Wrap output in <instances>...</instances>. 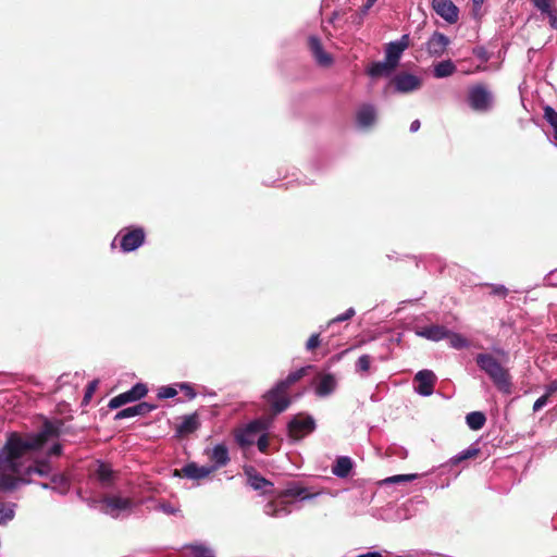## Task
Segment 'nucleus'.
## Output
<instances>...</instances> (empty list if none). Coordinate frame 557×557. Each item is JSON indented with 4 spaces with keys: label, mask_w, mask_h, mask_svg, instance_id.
Here are the masks:
<instances>
[{
    "label": "nucleus",
    "mask_w": 557,
    "mask_h": 557,
    "mask_svg": "<svg viewBox=\"0 0 557 557\" xmlns=\"http://www.w3.org/2000/svg\"><path fill=\"white\" fill-rule=\"evenodd\" d=\"M393 85L396 92L409 94L418 90L422 85V79L413 74L399 73L394 76Z\"/></svg>",
    "instance_id": "11"
},
{
    "label": "nucleus",
    "mask_w": 557,
    "mask_h": 557,
    "mask_svg": "<svg viewBox=\"0 0 557 557\" xmlns=\"http://www.w3.org/2000/svg\"><path fill=\"white\" fill-rule=\"evenodd\" d=\"M432 9L448 23H453V1L432 0Z\"/></svg>",
    "instance_id": "27"
},
{
    "label": "nucleus",
    "mask_w": 557,
    "mask_h": 557,
    "mask_svg": "<svg viewBox=\"0 0 557 557\" xmlns=\"http://www.w3.org/2000/svg\"><path fill=\"white\" fill-rule=\"evenodd\" d=\"M376 1L377 0H367L363 5L364 11H368L370 8H372Z\"/></svg>",
    "instance_id": "56"
},
{
    "label": "nucleus",
    "mask_w": 557,
    "mask_h": 557,
    "mask_svg": "<svg viewBox=\"0 0 557 557\" xmlns=\"http://www.w3.org/2000/svg\"><path fill=\"white\" fill-rule=\"evenodd\" d=\"M205 454L211 461V465L209 466L213 472L225 467L231 461L228 448L223 443L216 444L211 449L207 448Z\"/></svg>",
    "instance_id": "14"
},
{
    "label": "nucleus",
    "mask_w": 557,
    "mask_h": 557,
    "mask_svg": "<svg viewBox=\"0 0 557 557\" xmlns=\"http://www.w3.org/2000/svg\"><path fill=\"white\" fill-rule=\"evenodd\" d=\"M13 394L11 392H2L0 394V403L2 401H11Z\"/></svg>",
    "instance_id": "52"
},
{
    "label": "nucleus",
    "mask_w": 557,
    "mask_h": 557,
    "mask_svg": "<svg viewBox=\"0 0 557 557\" xmlns=\"http://www.w3.org/2000/svg\"><path fill=\"white\" fill-rule=\"evenodd\" d=\"M180 388L188 399H194L196 397V392L194 387L189 383H182L180 384Z\"/></svg>",
    "instance_id": "45"
},
{
    "label": "nucleus",
    "mask_w": 557,
    "mask_h": 557,
    "mask_svg": "<svg viewBox=\"0 0 557 557\" xmlns=\"http://www.w3.org/2000/svg\"><path fill=\"white\" fill-rule=\"evenodd\" d=\"M478 367L493 381V384L504 394L512 391L511 375L507 368L509 354L504 349H494L492 352L479 354L475 357Z\"/></svg>",
    "instance_id": "2"
},
{
    "label": "nucleus",
    "mask_w": 557,
    "mask_h": 557,
    "mask_svg": "<svg viewBox=\"0 0 557 557\" xmlns=\"http://www.w3.org/2000/svg\"><path fill=\"white\" fill-rule=\"evenodd\" d=\"M160 508L162 509V511H164L166 513H170V515L175 512V509L171 505H169V504H162L160 506Z\"/></svg>",
    "instance_id": "54"
},
{
    "label": "nucleus",
    "mask_w": 557,
    "mask_h": 557,
    "mask_svg": "<svg viewBox=\"0 0 557 557\" xmlns=\"http://www.w3.org/2000/svg\"><path fill=\"white\" fill-rule=\"evenodd\" d=\"M414 332L418 336L433 342L444 339L448 335V331L446 327L435 324L418 326L416 327Z\"/></svg>",
    "instance_id": "22"
},
{
    "label": "nucleus",
    "mask_w": 557,
    "mask_h": 557,
    "mask_svg": "<svg viewBox=\"0 0 557 557\" xmlns=\"http://www.w3.org/2000/svg\"><path fill=\"white\" fill-rule=\"evenodd\" d=\"M547 401H548V397L547 395H543L541 396L540 398H537L533 405V411L534 412H537L540 411L543 407H545L547 405Z\"/></svg>",
    "instance_id": "47"
},
{
    "label": "nucleus",
    "mask_w": 557,
    "mask_h": 557,
    "mask_svg": "<svg viewBox=\"0 0 557 557\" xmlns=\"http://www.w3.org/2000/svg\"><path fill=\"white\" fill-rule=\"evenodd\" d=\"M420 125H421V124H420V121H419V120H414V121H412V122H411V124H410V132H411V133L417 132V131L420 128Z\"/></svg>",
    "instance_id": "55"
},
{
    "label": "nucleus",
    "mask_w": 557,
    "mask_h": 557,
    "mask_svg": "<svg viewBox=\"0 0 557 557\" xmlns=\"http://www.w3.org/2000/svg\"><path fill=\"white\" fill-rule=\"evenodd\" d=\"M61 450H62V447L60 444H54L50 450H49V455H54V456H58L61 454Z\"/></svg>",
    "instance_id": "51"
},
{
    "label": "nucleus",
    "mask_w": 557,
    "mask_h": 557,
    "mask_svg": "<svg viewBox=\"0 0 557 557\" xmlns=\"http://www.w3.org/2000/svg\"><path fill=\"white\" fill-rule=\"evenodd\" d=\"M433 73L436 78H444L450 76L453 74V61L445 60L437 63L434 66Z\"/></svg>",
    "instance_id": "33"
},
{
    "label": "nucleus",
    "mask_w": 557,
    "mask_h": 557,
    "mask_svg": "<svg viewBox=\"0 0 557 557\" xmlns=\"http://www.w3.org/2000/svg\"><path fill=\"white\" fill-rule=\"evenodd\" d=\"M355 314H356L355 309L354 308H348L344 313L338 314L337 317L332 319L329 322V325L334 324V323H339V322L347 321V320L351 319Z\"/></svg>",
    "instance_id": "40"
},
{
    "label": "nucleus",
    "mask_w": 557,
    "mask_h": 557,
    "mask_svg": "<svg viewBox=\"0 0 557 557\" xmlns=\"http://www.w3.org/2000/svg\"><path fill=\"white\" fill-rule=\"evenodd\" d=\"M480 449L475 445H471L455 456V463L475 457Z\"/></svg>",
    "instance_id": "36"
},
{
    "label": "nucleus",
    "mask_w": 557,
    "mask_h": 557,
    "mask_svg": "<svg viewBox=\"0 0 557 557\" xmlns=\"http://www.w3.org/2000/svg\"><path fill=\"white\" fill-rule=\"evenodd\" d=\"M555 392H557V381H553L550 382L547 386H546V393L545 395H547V397H549L550 395H553Z\"/></svg>",
    "instance_id": "49"
},
{
    "label": "nucleus",
    "mask_w": 557,
    "mask_h": 557,
    "mask_svg": "<svg viewBox=\"0 0 557 557\" xmlns=\"http://www.w3.org/2000/svg\"><path fill=\"white\" fill-rule=\"evenodd\" d=\"M409 35H403L398 40L391 41L385 47V59L397 67L404 51L409 47Z\"/></svg>",
    "instance_id": "13"
},
{
    "label": "nucleus",
    "mask_w": 557,
    "mask_h": 557,
    "mask_svg": "<svg viewBox=\"0 0 557 557\" xmlns=\"http://www.w3.org/2000/svg\"><path fill=\"white\" fill-rule=\"evenodd\" d=\"M485 414L481 411H472L466 417L467 425L473 431L482 429L485 424Z\"/></svg>",
    "instance_id": "31"
},
{
    "label": "nucleus",
    "mask_w": 557,
    "mask_h": 557,
    "mask_svg": "<svg viewBox=\"0 0 557 557\" xmlns=\"http://www.w3.org/2000/svg\"><path fill=\"white\" fill-rule=\"evenodd\" d=\"M450 44V39L435 32L426 42V50L433 57H441Z\"/></svg>",
    "instance_id": "21"
},
{
    "label": "nucleus",
    "mask_w": 557,
    "mask_h": 557,
    "mask_svg": "<svg viewBox=\"0 0 557 557\" xmlns=\"http://www.w3.org/2000/svg\"><path fill=\"white\" fill-rule=\"evenodd\" d=\"M57 435L58 429L49 420H45L36 433H7L5 442L0 448V498L32 483L30 476L37 474V467L35 462L23 467L22 457L28 451L41 448L50 437Z\"/></svg>",
    "instance_id": "1"
},
{
    "label": "nucleus",
    "mask_w": 557,
    "mask_h": 557,
    "mask_svg": "<svg viewBox=\"0 0 557 557\" xmlns=\"http://www.w3.org/2000/svg\"><path fill=\"white\" fill-rule=\"evenodd\" d=\"M376 108L371 103L361 104L356 112V123L361 129L373 126L376 122Z\"/></svg>",
    "instance_id": "17"
},
{
    "label": "nucleus",
    "mask_w": 557,
    "mask_h": 557,
    "mask_svg": "<svg viewBox=\"0 0 557 557\" xmlns=\"http://www.w3.org/2000/svg\"><path fill=\"white\" fill-rule=\"evenodd\" d=\"M395 69L396 67H394L393 64H391L386 59H384V61L372 62L367 67L366 72L370 77L376 78L381 76L391 75Z\"/></svg>",
    "instance_id": "24"
},
{
    "label": "nucleus",
    "mask_w": 557,
    "mask_h": 557,
    "mask_svg": "<svg viewBox=\"0 0 557 557\" xmlns=\"http://www.w3.org/2000/svg\"><path fill=\"white\" fill-rule=\"evenodd\" d=\"M257 447L259 451L267 453L269 448V437L265 433L261 434L257 440Z\"/></svg>",
    "instance_id": "44"
},
{
    "label": "nucleus",
    "mask_w": 557,
    "mask_h": 557,
    "mask_svg": "<svg viewBox=\"0 0 557 557\" xmlns=\"http://www.w3.org/2000/svg\"><path fill=\"white\" fill-rule=\"evenodd\" d=\"M187 548L190 557H213V550L203 543L191 544Z\"/></svg>",
    "instance_id": "32"
},
{
    "label": "nucleus",
    "mask_w": 557,
    "mask_h": 557,
    "mask_svg": "<svg viewBox=\"0 0 557 557\" xmlns=\"http://www.w3.org/2000/svg\"><path fill=\"white\" fill-rule=\"evenodd\" d=\"M95 476L103 487H109L113 482L114 473L110 465L99 461L95 471Z\"/></svg>",
    "instance_id": "26"
},
{
    "label": "nucleus",
    "mask_w": 557,
    "mask_h": 557,
    "mask_svg": "<svg viewBox=\"0 0 557 557\" xmlns=\"http://www.w3.org/2000/svg\"><path fill=\"white\" fill-rule=\"evenodd\" d=\"M436 375L433 371L424 369L414 375V392L421 396H430L434 391Z\"/></svg>",
    "instance_id": "12"
},
{
    "label": "nucleus",
    "mask_w": 557,
    "mask_h": 557,
    "mask_svg": "<svg viewBox=\"0 0 557 557\" xmlns=\"http://www.w3.org/2000/svg\"><path fill=\"white\" fill-rule=\"evenodd\" d=\"M51 490L58 492L61 495H65L70 491V480L64 474H53L51 476Z\"/></svg>",
    "instance_id": "29"
},
{
    "label": "nucleus",
    "mask_w": 557,
    "mask_h": 557,
    "mask_svg": "<svg viewBox=\"0 0 557 557\" xmlns=\"http://www.w3.org/2000/svg\"><path fill=\"white\" fill-rule=\"evenodd\" d=\"M176 394H177V392L174 387L162 386L158 392V397L161 399H168V398H173L174 396H176Z\"/></svg>",
    "instance_id": "41"
},
{
    "label": "nucleus",
    "mask_w": 557,
    "mask_h": 557,
    "mask_svg": "<svg viewBox=\"0 0 557 557\" xmlns=\"http://www.w3.org/2000/svg\"><path fill=\"white\" fill-rule=\"evenodd\" d=\"M534 7L541 11L543 14H546L548 17V23L550 24L552 15H556V10L552 9L549 0H532Z\"/></svg>",
    "instance_id": "34"
},
{
    "label": "nucleus",
    "mask_w": 557,
    "mask_h": 557,
    "mask_svg": "<svg viewBox=\"0 0 557 557\" xmlns=\"http://www.w3.org/2000/svg\"><path fill=\"white\" fill-rule=\"evenodd\" d=\"M320 493H308V490L298 483H289L286 488L276 495V498L264 506V513L274 518L286 517L292 512L294 502L287 498H299L300 500L312 499Z\"/></svg>",
    "instance_id": "3"
},
{
    "label": "nucleus",
    "mask_w": 557,
    "mask_h": 557,
    "mask_svg": "<svg viewBox=\"0 0 557 557\" xmlns=\"http://www.w3.org/2000/svg\"><path fill=\"white\" fill-rule=\"evenodd\" d=\"M419 475L417 473H410V474H397L393 476H388L382 481V484L389 485L395 483H403V482H410L418 478Z\"/></svg>",
    "instance_id": "35"
},
{
    "label": "nucleus",
    "mask_w": 557,
    "mask_h": 557,
    "mask_svg": "<svg viewBox=\"0 0 557 557\" xmlns=\"http://www.w3.org/2000/svg\"><path fill=\"white\" fill-rule=\"evenodd\" d=\"M371 357L369 355H362L356 362L357 372H367L370 369Z\"/></svg>",
    "instance_id": "39"
},
{
    "label": "nucleus",
    "mask_w": 557,
    "mask_h": 557,
    "mask_svg": "<svg viewBox=\"0 0 557 557\" xmlns=\"http://www.w3.org/2000/svg\"><path fill=\"white\" fill-rule=\"evenodd\" d=\"M97 386H98V381L97 380H94V381L89 382V384L86 387L85 395H84V403L85 404H87L90 400V398L92 397Z\"/></svg>",
    "instance_id": "43"
},
{
    "label": "nucleus",
    "mask_w": 557,
    "mask_h": 557,
    "mask_svg": "<svg viewBox=\"0 0 557 557\" xmlns=\"http://www.w3.org/2000/svg\"><path fill=\"white\" fill-rule=\"evenodd\" d=\"M200 426L199 417L196 412L184 416L182 421L175 425V434L180 437L196 432Z\"/></svg>",
    "instance_id": "19"
},
{
    "label": "nucleus",
    "mask_w": 557,
    "mask_h": 557,
    "mask_svg": "<svg viewBox=\"0 0 557 557\" xmlns=\"http://www.w3.org/2000/svg\"><path fill=\"white\" fill-rule=\"evenodd\" d=\"M354 467V462L350 457L342 456L338 457L332 466V473L341 479H345L349 475Z\"/></svg>",
    "instance_id": "25"
},
{
    "label": "nucleus",
    "mask_w": 557,
    "mask_h": 557,
    "mask_svg": "<svg viewBox=\"0 0 557 557\" xmlns=\"http://www.w3.org/2000/svg\"><path fill=\"white\" fill-rule=\"evenodd\" d=\"M337 387V380L332 373H324L319 375L314 392L319 397H326L334 393Z\"/></svg>",
    "instance_id": "20"
},
{
    "label": "nucleus",
    "mask_w": 557,
    "mask_h": 557,
    "mask_svg": "<svg viewBox=\"0 0 557 557\" xmlns=\"http://www.w3.org/2000/svg\"><path fill=\"white\" fill-rule=\"evenodd\" d=\"M356 557H383V556L380 552H367V553L360 554Z\"/></svg>",
    "instance_id": "53"
},
{
    "label": "nucleus",
    "mask_w": 557,
    "mask_h": 557,
    "mask_svg": "<svg viewBox=\"0 0 557 557\" xmlns=\"http://www.w3.org/2000/svg\"><path fill=\"white\" fill-rule=\"evenodd\" d=\"M40 486H41L42 488H45V490H48V488H51V487H52V485H51V484H49V483H40Z\"/></svg>",
    "instance_id": "58"
},
{
    "label": "nucleus",
    "mask_w": 557,
    "mask_h": 557,
    "mask_svg": "<svg viewBox=\"0 0 557 557\" xmlns=\"http://www.w3.org/2000/svg\"><path fill=\"white\" fill-rule=\"evenodd\" d=\"M17 505L12 502H0V525H7L15 517Z\"/></svg>",
    "instance_id": "28"
},
{
    "label": "nucleus",
    "mask_w": 557,
    "mask_h": 557,
    "mask_svg": "<svg viewBox=\"0 0 557 557\" xmlns=\"http://www.w3.org/2000/svg\"><path fill=\"white\" fill-rule=\"evenodd\" d=\"M544 119L553 128V137L550 141L557 147V111L550 106L544 108Z\"/></svg>",
    "instance_id": "30"
},
{
    "label": "nucleus",
    "mask_w": 557,
    "mask_h": 557,
    "mask_svg": "<svg viewBox=\"0 0 557 557\" xmlns=\"http://www.w3.org/2000/svg\"><path fill=\"white\" fill-rule=\"evenodd\" d=\"M484 0H472V12H473V15L474 17H479L481 15V8H482V4H483Z\"/></svg>",
    "instance_id": "48"
},
{
    "label": "nucleus",
    "mask_w": 557,
    "mask_h": 557,
    "mask_svg": "<svg viewBox=\"0 0 557 557\" xmlns=\"http://www.w3.org/2000/svg\"><path fill=\"white\" fill-rule=\"evenodd\" d=\"M116 240H120V247L123 252H131L144 244L145 232L141 227H126L121 230L115 236L112 246H114Z\"/></svg>",
    "instance_id": "8"
},
{
    "label": "nucleus",
    "mask_w": 557,
    "mask_h": 557,
    "mask_svg": "<svg viewBox=\"0 0 557 557\" xmlns=\"http://www.w3.org/2000/svg\"><path fill=\"white\" fill-rule=\"evenodd\" d=\"M550 27L553 29H557V14L556 15H552V18H550Z\"/></svg>",
    "instance_id": "57"
},
{
    "label": "nucleus",
    "mask_w": 557,
    "mask_h": 557,
    "mask_svg": "<svg viewBox=\"0 0 557 557\" xmlns=\"http://www.w3.org/2000/svg\"><path fill=\"white\" fill-rule=\"evenodd\" d=\"M315 428L314 418L304 412L295 414L287 424L288 435L295 441H299L311 434Z\"/></svg>",
    "instance_id": "7"
},
{
    "label": "nucleus",
    "mask_w": 557,
    "mask_h": 557,
    "mask_svg": "<svg viewBox=\"0 0 557 557\" xmlns=\"http://www.w3.org/2000/svg\"><path fill=\"white\" fill-rule=\"evenodd\" d=\"M454 346L455 349L470 348L473 346V342L460 334L455 333Z\"/></svg>",
    "instance_id": "38"
},
{
    "label": "nucleus",
    "mask_w": 557,
    "mask_h": 557,
    "mask_svg": "<svg viewBox=\"0 0 557 557\" xmlns=\"http://www.w3.org/2000/svg\"><path fill=\"white\" fill-rule=\"evenodd\" d=\"M147 393V386L143 383H137L129 391L113 397L109 401V408L116 409L127 403L139 400L145 397Z\"/></svg>",
    "instance_id": "10"
},
{
    "label": "nucleus",
    "mask_w": 557,
    "mask_h": 557,
    "mask_svg": "<svg viewBox=\"0 0 557 557\" xmlns=\"http://www.w3.org/2000/svg\"><path fill=\"white\" fill-rule=\"evenodd\" d=\"M474 53L478 55V58L482 61V62H485L488 60V55H487V52L480 48V49H475L474 50Z\"/></svg>",
    "instance_id": "50"
},
{
    "label": "nucleus",
    "mask_w": 557,
    "mask_h": 557,
    "mask_svg": "<svg viewBox=\"0 0 557 557\" xmlns=\"http://www.w3.org/2000/svg\"><path fill=\"white\" fill-rule=\"evenodd\" d=\"M467 101L474 112L486 114L494 109L495 97L486 86L479 84L469 88Z\"/></svg>",
    "instance_id": "5"
},
{
    "label": "nucleus",
    "mask_w": 557,
    "mask_h": 557,
    "mask_svg": "<svg viewBox=\"0 0 557 557\" xmlns=\"http://www.w3.org/2000/svg\"><path fill=\"white\" fill-rule=\"evenodd\" d=\"M213 473L210 466H199L196 462L186 463L181 470H175V476H184L189 480H202Z\"/></svg>",
    "instance_id": "16"
},
{
    "label": "nucleus",
    "mask_w": 557,
    "mask_h": 557,
    "mask_svg": "<svg viewBox=\"0 0 557 557\" xmlns=\"http://www.w3.org/2000/svg\"><path fill=\"white\" fill-rule=\"evenodd\" d=\"M154 409H156V405H151L149 403L143 401L137 405L122 409L121 411H119L115 414L114 419L122 420V419H127V418H132V417H136V416H145Z\"/></svg>",
    "instance_id": "23"
},
{
    "label": "nucleus",
    "mask_w": 557,
    "mask_h": 557,
    "mask_svg": "<svg viewBox=\"0 0 557 557\" xmlns=\"http://www.w3.org/2000/svg\"><path fill=\"white\" fill-rule=\"evenodd\" d=\"M305 375V369L301 368L290 372L285 379L280 380L271 389L264 394V399L271 407L273 413L284 412L292 404L287 396L288 388Z\"/></svg>",
    "instance_id": "4"
},
{
    "label": "nucleus",
    "mask_w": 557,
    "mask_h": 557,
    "mask_svg": "<svg viewBox=\"0 0 557 557\" xmlns=\"http://www.w3.org/2000/svg\"><path fill=\"white\" fill-rule=\"evenodd\" d=\"M454 16H455V21L457 20V16H458V10L457 8L455 7V13H454Z\"/></svg>",
    "instance_id": "59"
},
{
    "label": "nucleus",
    "mask_w": 557,
    "mask_h": 557,
    "mask_svg": "<svg viewBox=\"0 0 557 557\" xmlns=\"http://www.w3.org/2000/svg\"><path fill=\"white\" fill-rule=\"evenodd\" d=\"M491 294L499 297H506L508 294V289L505 285L502 284H491Z\"/></svg>",
    "instance_id": "42"
},
{
    "label": "nucleus",
    "mask_w": 557,
    "mask_h": 557,
    "mask_svg": "<svg viewBox=\"0 0 557 557\" xmlns=\"http://www.w3.org/2000/svg\"><path fill=\"white\" fill-rule=\"evenodd\" d=\"M320 345V334L315 333L312 334L309 339L307 341L306 348L308 350H313Z\"/></svg>",
    "instance_id": "46"
},
{
    "label": "nucleus",
    "mask_w": 557,
    "mask_h": 557,
    "mask_svg": "<svg viewBox=\"0 0 557 557\" xmlns=\"http://www.w3.org/2000/svg\"><path fill=\"white\" fill-rule=\"evenodd\" d=\"M268 428L267 422L261 419H256L236 430L234 436L236 443L245 448L252 445L260 432L265 431Z\"/></svg>",
    "instance_id": "9"
},
{
    "label": "nucleus",
    "mask_w": 557,
    "mask_h": 557,
    "mask_svg": "<svg viewBox=\"0 0 557 557\" xmlns=\"http://www.w3.org/2000/svg\"><path fill=\"white\" fill-rule=\"evenodd\" d=\"M96 504L100 505V510L111 516L112 518H119L124 512H129L134 507V502L129 497H122L120 495L104 496L100 500H91L90 507H96Z\"/></svg>",
    "instance_id": "6"
},
{
    "label": "nucleus",
    "mask_w": 557,
    "mask_h": 557,
    "mask_svg": "<svg viewBox=\"0 0 557 557\" xmlns=\"http://www.w3.org/2000/svg\"><path fill=\"white\" fill-rule=\"evenodd\" d=\"M35 465L37 467V475H39V476L50 475L52 468L50 466V462L47 459H37V460H35Z\"/></svg>",
    "instance_id": "37"
},
{
    "label": "nucleus",
    "mask_w": 557,
    "mask_h": 557,
    "mask_svg": "<svg viewBox=\"0 0 557 557\" xmlns=\"http://www.w3.org/2000/svg\"><path fill=\"white\" fill-rule=\"evenodd\" d=\"M248 485L255 491H260L261 494H273L274 484L260 475L252 467L245 468Z\"/></svg>",
    "instance_id": "15"
},
{
    "label": "nucleus",
    "mask_w": 557,
    "mask_h": 557,
    "mask_svg": "<svg viewBox=\"0 0 557 557\" xmlns=\"http://www.w3.org/2000/svg\"><path fill=\"white\" fill-rule=\"evenodd\" d=\"M308 41L315 62L321 66H330L333 63V58L324 51L320 39L317 36H310Z\"/></svg>",
    "instance_id": "18"
}]
</instances>
